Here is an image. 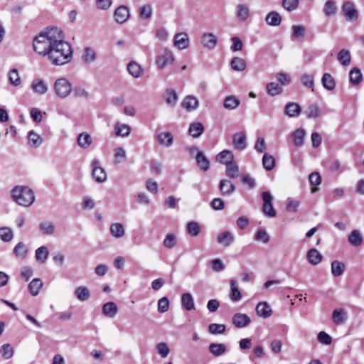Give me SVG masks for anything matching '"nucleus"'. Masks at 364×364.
<instances>
[{
	"label": "nucleus",
	"mask_w": 364,
	"mask_h": 364,
	"mask_svg": "<svg viewBox=\"0 0 364 364\" xmlns=\"http://www.w3.org/2000/svg\"><path fill=\"white\" fill-rule=\"evenodd\" d=\"M33 48L53 65H65L73 58L71 46L65 41L62 30L57 27L48 28L39 33L33 38Z\"/></svg>",
	"instance_id": "1"
},
{
	"label": "nucleus",
	"mask_w": 364,
	"mask_h": 364,
	"mask_svg": "<svg viewBox=\"0 0 364 364\" xmlns=\"http://www.w3.org/2000/svg\"><path fill=\"white\" fill-rule=\"evenodd\" d=\"M12 200L18 205L29 207L35 201V194L32 189L26 186H16L11 191Z\"/></svg>",
	"instance_id": "2"
},
{
	"label": "nucleus",
	"mask_w": 364,
	"mask_h": 364,
	"mask_svg": "<svg viewBox=\"0 0 364 364\" xmlns=\"http://www.w3.org/2000/svg\"><path fill=\"white\" fill-rule=\"evenodd\" d=\"M175 61L173 53L168 48H162L158 53L155 65L159 70H163L166 66L172 65Z\"/></svg>",
	"instance_id": "3"
},
{
	"label": "nucleus",
	"mask_w": 364,
	"mask_h": 364,
	"mask_svg": "<svg viewBox=\"0 0 364 364\" xmlns=\"http://www.w3.org/2000/svg\"><path fill=\"white\" fill-rule=\"evenodd\" d=\"M53 89L55 95L60 98H66L73 90L71 82L65 77L57 79L53 83Z\"/></svg>",
	"instance_id": "4"
},
{
	"label": "nucleus",
	"mask_w": 364,
	"mask_h": 364,
	"mask_svg": "<svg viewBox=\"0 0 364 364\" xmlns=\"http://www.w3.org/2000/svg\"><path fill=\"white\" fill-rule=\"evenodd\" d=\"M30 88L34 95L43 96L48 92V85L46 80L41 77H35L31 82Z\"/></svg>",
	"instance_id": "5"
},
{
	"label": "nucleus",
	"mask_w": 364,
	"mask_h": 364,
	"mask_svg": "<svg viewBox=\"0 0 364 364\" xmlns=\"http://www.w3.org/2000/svg\"><path fill=\"white\" fill-rule=\"evenodd\" d=\"M263 200L262 211L269 218H274L277 212L272 205L273 197L269 191L262 193Z\"/></svg>",
	"instance_id": "6"
},
{
	"label": "nucleus",
	"mask_w": 364,
	"mask_h": 364,
	"mask_svg": "<svg viewBox=\"0 0 364 364\" xmlns=\"http://www.w3.org/2000/svg\"><path fill=\"white\" fill-rule=\"evenodd\" d=\"M344 17L348 21H355L358 18V12L355 4L350 1L345 2L342 6Z\"/></svg>",
	"instance_id": "7"
},
{
	"label": "nucleus",
	"mask_w": 364,
	"mask_h": 364,
	"mask_svg": "<svg viewBox=\"0 0 364 364\" xmlns=\"http://www.w3.org/2000/svg\"><path fill=\"white\" fill-rule=\"evenodd\" d=\"M92 176L95 181L97 183H103L107 180V175L105 170L100 166V163L97 159H94L92 161Z\"/></svg>",
	"instance_id": "8"
},
{
	"label": "nucleus",
	"mask_w": 364,
	"mask_h": 364,
	"mask_svg": "<svg viewBox=\"0 0 364 364\" xmlns=\"http://www.w3.org/2000/svg\"><path fill=\"white\" fill-rule=\"evenodd\" d=\"M200 43L205 48L212 50L217 46L218 39L213 33L205 32L201 36Z\"/></svg>",
	"instance_id": "9"
},
{
	"label": "nucleus",
	"mask_w": 364,
	"mask_h": 364,
	"mask_svg": "<svg viewBox=\"0 0 364 364\" xmlns=\"http://www.w3.org/2000/svg\"><path fill=\"white\" fill-rule=\"evenodd\" d=\"M130 17L129 9L126 6H119L114 13V18L117 23L122 24L127 21Z\"/></svg>",
	"instance_id": "10"
},
{
	"label": "nucleus",
	"mask_w": 364,
	"mask_h": 364,
	"mask_svg": "<svg viewBox=\"0 0 364 364\" xmlns=\"http://www.w3.org/2000/svg\"><path fill=\"white\" fill-rule=\"evenodd\" d=\"M190 39L188 34L185 32L178 33L175 35L173 39V46L178 50H184L189 46Z\"/></svg>",
	"instance_id": "11"
},
{
	"label": "nucleus",
	"mask_w": 364,
	"mask_h": 364,
	"mask_svg": "<svg viewBox=\"0 0 364 364\" xmlns=\"http://www.w3.org/2000/svg\"><path fill=\"white\" fill-rule=\"evenodd\" d=\"M232 323L235 327L242 328L247 326L250 322V318L245 314L237 313L232 318Z\"/></svg>",
	"instance_id": "12"
},
{
	"label": "nucleus",
	"mask_w": 364,
	"mask_h": 364,
	"mask_svg": "<svg viewBox=\"0 0 364 364\" xmlns=\"http://www.w3.org/2000/svg\"><path fill=\"white\" fill-rule=\"evenodd\" d=\"M230 299L233 302L240 301L242 298V294L241 291L239 290V284L235 279H231L230 281Z\"/></svg>",
	"instance_id": "13"
},
{
	"label": "nucleus",
	"mask_w": 364,
	"mask_h": 364,
	"mask_svg": "<svg viewBox=\"0 0 364 364\" xmlns=\"http://www.w3.org/2000/svg\"><path fill=\"white\" fill-rule=\"evenodd\" d=\"M256 314L258 316L267 318L272 316V310L267 302L262 301L257 304L255 308Z\"/></svg>",
	"instance_id": "14"
},
{
	"label": "nucleus",
	"mask_w": 364,
	"mask_h": 364,
	"mask_svg": "<svg viewBox=\"0 0 364 364\" xmlns=\"http://www.w3.org/2000/svg\"><path fill=\"white\" fill-rule=\"evenodd\" d=\"M250 16V9L248 5L238 4L236 7V17L242 22L246 21Z\"/></svg>",
	"instance_id": "15"
},
{
	"label": "nucleus",
	"mask_w": 364,
	"mask_h": 364,
	"mask_svg": "<svg viewBox=\"0 0 364 364\" xmlns=\"http://www.w3.org/2000/svg\"><path fill=\"white\" fill-rule=\"evenodd\" d=\"M232 144L239 151H243L247 147L246 136L242 132L235 133L232 136Z\"/></svg>",
	"instance_id": "16"
},
{
	"label": "nucleus",
	"mask_w": 364,
	"mask_h": 364,
	"mask_svg": "<svg viewBox=\"0 0 364 364\" xmlns=\"http://www.w3.org/2000/svg\"><path fill=\"white\" fill-rule=\"evenodd\" d=\"M235 236L230 231H224L217 237V242L224 247H228L234 242Z\"/></svg>",
	"instance_id": "17"
},
{
	"label": "nucleus",
	"mask_w": 364,
	"mask_h": 364,
	"mask_svg": "<svg viewBox=\"0 0 364 364\" xmlns=\"http://www.w3.org/2000/svg\"><path fill=\"white\" fill-rule=\"evenodd\" d=\"M301 112V106L296 102L287 103L284 108V114L289 117H297Z\"/></svg>",
	"instance_id": "18"
},
{
	"label": "nucleus",
	"mask_w": 364,
	"mask_h": 364,
	"mask_svg": "<svg viewBox=\"0 0 364 364\" xmlns=\"http://www.w3.org/2000/svg\"><path fill=\"white\" fill-rule=\"evenodd\" d=\"M110 235L117 239L123 237L125 235V228L121 223H114L109 227Z\"/></svg>",
	"instance_id": "19"
},
{
	"label": "nucleus",
	"mask_w": 364,
	"mask_h": 364,
	"mask_svg": "<svg viewBox=\"0 0 364 364\" xmlns=\"http://www.w3.org/2000/svg\"><path fill=\"white\" fill-rule=\"evenodd\" d=\"M182 106L188 111L195 110L199 106V101L193 95H187L182 101Z\"/></svg>",
	"instance_id": "20"
},
{
	"label": "nucleus",
	"mask_w": 364,
	"mask_h": 364,
	"mask_svg": "<svg viewBox=\"0 0 364 364\" xmlns=\"http://www.w3.org/2000/svg\"><path fill=\"white\" fill-rule=\"evenodd\" d=\"M157 141L161 146L168 148L173 143V136L171 132H161L157 135Z\"/></svg>",
	"instance_id": "21"
},
{
	"label": "nucleus",
	"mask_w": 364,
	"mask_h": 364,
	"mask_svg": "<svg viewBox=\"0 0 364 364\" xmlns=\"http://www.w3.org/2000/svg\"><path fill=\"white\" fill-rule=\"evenodd\" d=\"M82 60L87 64L94 63L97 60V52L91 47H85L82 50Z\"/></svg>",
	"instance_id": "22"
},
{
	"label": "nucleus",
	"mask_w": 364,
	"mask_h": 364,
	"mask_svg": "<svg viewBox=\"0 0 364 364\" xmlns=\"http://www.w3.org/2000/svg\"><path fill=\"white\" fill-rule=\"evenodd\" d=\"M306 136V132L304 129L298 128L291 134L294 144L298 147L304 145Z\"/></svg>",
	"instance_id": "23"
},
{
	"label": "nucleus",
	"mask_w": 364,
	"mask_h": 364,
	"mask_svg": "<svg viewBox=\"0 0 364 364\" xmlns=\"http://www.w3.org/2000/svg\"><path fill=\"white\" fill-rule=\"evenodd\" d=\"M131 132V127L124 123L117 122L114 125V134L117 136L127 137Z\"/></svg>",
	"instance_id": "24"
},
{
	"label": "nucleus",
	"mask_w": 364,
	"mask_h": 364,
	"mask_svg": "<svg viewBox=\"0 0 364 364\" xmlns=\"http://www.w3.org/2000/svg\"><path fill=\"white\" fill-rule=\"evenodd\" d=\"M281 15L275 11H270L265 17V22L271 26H279L282 23Z\"/></svg>",
	"instance_id": "25"
},
{
	"label": "nucleus",
	"mask_w": 364,
	"mask_h": 364,
	"mask_svg": "<svg viewBox=\"0 0 364 364\" xmlns=\"http://www.w3.org/2000/svg\"><path fill=\"white\" fill-rule=\"evenodd\" d=\"M234 155L232 151L225 149L216 156V161L220 164L228 165L234 161Z\"/></svg>",
	"instance_id": "26"
},
{
	"label": "nucleus",
	"mask_w": 364,
	"mask_h": 364,
	"mask_svg": "<svg viewBox=\"0 0 364 364\" xmlns=\"http://www.w3.org/2000/svg\"><path fill=\"white\" fill-rule=\"evenodd\" d=\"M321 84L326 90L333 91L336 88V82L330 73H326L321 77Z\"/></svg>",
	"instance_id": "27"
},
{
	"label": "nucleus",
	"mask_w": 364,
	"mask_h": 364,
	"mask_svg": "<svg viewBox=\"0 0 364 364\" xmlns=\"http://www.w3.org/2000/svg\"><path fill=\"white\" fill-rule=\"evenodd\" d=\"M118 312V307L114 302L109 301L102 306L103 314L109 318H114Z\"/></svg>",
	"instance_id": "28"
},
{
	"label": "nucleus",
	"mask_w": 364,
	"mask_h": 364,
	"mask_svg": "<svg viewBox=\"0 0 364 364\" xmlns=\"http://www.w3.org/2000/svg\"><path fill=\"white\" fill-rule=\"evenodd\" d=\"M240 105V99L235 95L227 96L223 102L224 108L228 110H233L239 107Z\"/></svg>",
	"instance_id": "29"
},
{
	"label": "nucleus",
	"mask_w": 364,
	"mask_h": 364,
	"mask_svg": "<svg viewBox=\"0 0 364 364\" xmlns=\"http://www.w3.org/2000/svg\"><path fill=\"white\" fill-rule=\"evenodd\" d=\"M346 270V264L343 262L333 260L331 264V272L333 277L342 275Z\"/></svg>",
	"instance_id": "30"
},
{
	"label": "nucleus",
	"mask_w": 364,
	"mask_h": 364,
	"mask_svg": "<svg viewBox=\"0 0 364 364\" xmlns=\"http://www.w3.org/2000/svg\"><path fill=\"white\" fill-rule=\"evenodd\" d=\"M39 230L42 234L46 235H52L55 230V225L53 222L49 220H44L39 223Z\"/></svg>",
	"instance_id": "31"
},
{
	"label": "nucleus",
	"mask_w": 364,
	"mask_h": 364,
	"mask_svg": "<svg viewBox=\"0 0 364 364\" xmlns=\"http://www.w3.org/2000/svg\"><path fill=\"white\" fill-rule=\"evenodd\" d=\"M348 242L353 247H359L363 242V237L359 230H354L348 235Z\"/></svg>",
	"instance_id": "32"
},
{
	"label": "nucleus",
	"mask_w": 364,
	"mask_h": 364,
	"mask_svg": "<svg viewBox=\"0 0 364 364\" xmlns=\"http://www.w3.org/2000/svg\"><path fill=\"white\" fill-rule=\"evenodd\" d=\"M220 191L222 195H230L235 191L234 183L228 180H221L219 184Z\"/></svg>",
	"instance_id": "33"
},
{
	"label": "nucleus",
	"mask_w": 364,
	"mask_h": 364,
	"mask_svg": "<svg viewBox=\"0 0 364 364\" xmlns=\"http://www.w3.org/2000/svg\"><path fill=\"white\" fill-rule=\"evenodd\" d=\"M49 255L48 248L46 246H41L35 252L36 260L41 264H43L47 260Z\"/></svg>",
	"instance_id": "34"
},
{
	"label": "nucleus",
	"mask_w": 364,
	"mask_h": 364,
	"mask_svg": "<svg viewBox=\"0 0 364 364\" xmlns=\"http://www.w3.org/2000/svg\"><path fill=\"white\" fill-rule=\"evenodd\" d=\"M28 252V247L23 242H18L14 248V254L15 257L21 259L26 257Z\"/></svg>",
	"instance_id": "35"
},
{
	"label": "nucleus",
	"mask_w": 364,
	"mask_h": 364,
	"mask_svg": "<svg viewBox=\"0 0 364 364\" xmlns=\"http://www.w3.org/2000/svg\"><path fill=\"white\" fill-rule=\"evenodd\" d=\"M300 81L304 87L314 91V75L313 74L303 73L300 77Z\"/></svg>",
	"instance_id": "36"
},
{
	"label": "nucleus",
	"mask_w": 364,
	"mask_h": 364,
	"mask_svg": "<svg viewBox=\"0 0 364 364\" xmlns=\"http://www.w3.org/2000/svg\"><path fill=\"white\" fill-rule=\"evenodd\" d=\"M164 97L166 103L171 107H174L178 99L177 93L172 89L166 90L164 92Z\"/></svg>",
	"instance_id": "37"
},
{
	"label": "nucleus",
	"mask_w": 364,
	"mask_h": 364,
	"mask_svg": "<svg viewBox=\"0 0 364 364\" xmlns=\"http://www.w3.org/2000/svg\"><path fill=\"white\" fill-rule=\"evenodd\" d=\"M196 160L200 170L206 171L210 168V162L202 151L198 152Z\"/></svg>",
	"instance_id": "38"
},
{
	"label": "nucleus",
	"mask_w": 364,
	"mask_h": 364,
	"mask_svg": "<svg viewBox=\"0 0 364 364\" xmlns=\"http://www.w3.org/2000/svg\"><path fill=\"white\" fill-rule=\"evenodd\" d=\"M127 70L129 73L135 78L141 77L144 71L141 66L135 62H130L127 65Z\"/></svg>",
	"instance_id": "39"
},
{
	"label": "nucleus",
	"mask_w": 364,
	"mask_h": 364,
	"mask_svg": "<svg viewBox=\"0 0 364 364\" xmlns=\"http://www.w3.org/2000/svg\"><path fill=\"white\" fill-rule=\"evenodd\" d=\"M338 8L336 3L332 0H327L323 6V14L326 16H333L337 13Z\"/></svg>",
	"instance_id": "40"
},
{
	"label": "nucleus",
	"mask_w": 364,
	"mask_h": 364,
	"mask_svg": "<svg viewBox=\"0 0 364 364\" xmlns=\"http://www.w3.org/2000/svg\"><path fill=\"white\" fill-rule=\"evenodd\" d=\"M337 59L342 65H349L351 62L350 51L347 49H341L338 53Z\"/></svg>",
	"instance_id": "41"
},
{
	"label": "nucleus",
	"mask_w": 364,
	"mask_h": 364,
	"mask_svg": "<svg viewBox=\"0 0 364 364\" xmlns=\"http://www.w3.org/2000/svg\"><path fill=\"white\" fill-rule=\"evenodd\" d=\"M204 132V127L200 122H193L190 124L188 132L194 138H198Z\"/></svg>",
	"instance_id": "42"
},
{
	"label": "nucleus",
	"mask_w": 364,
	"mask_h": 364,
	"mask_svg": "<svg viewBox=\"0 0 364 364\" xmlns=\"http://www.w3.org/2000/svg\"><path fill=\"white\" fill-rule=\"evenodd\" d=\"M307 258L310 264L316 265L322 260L321 254L316 249H311L307 252Z\"/></svg>",
	"instance_id": "43"
},
{
	"label": "nucleus",
	"mask_w": 364,
	"mask_h": 364,
	"mask_svg": "<svg viewBox=\"0 0 364 364\" xmlns=\"http://www.w3.org/2000/svg\"><path fill=\"white\" fill-rule=\"evenodd\" d=\"M43 282L41 279H33L28 284V288L33 296H37L43 287Z\"/></svg>",
	"instance_id": "44"
},
{
	"label": "nucleus",
	"mask_w": 364,
	"mask_h": 364,
	"mask_svg": "<svg viewBox=\"0 0 364 364\" xmlns=\"http://www.w3.org/2000/svg\"><path fill=\"white\" fill-rule=\"evenodd\" d=\"M209 351L215 356H220L225 353L227 348L225 344L214 343L209 346Z\"/></svg>",
	"instance_id": "45"
},
{
	"label": "nucleus",
	"mask_w": 364,
	"mask_h": 364,
	"mask_svg": "<svg viewBox=\"0 0 364 364\" xmlns=\"http://www.w3.org/2000/svg\"><path fill=\"white\" fill-rule=\"evenodd\" d=\"M178 244V238L173 233H168L166 235L164 241L163 246L167 249H172L175 247Z\"/></svg>",
	"instance_id": "46"
},
{
	"label": "nucleus",
	"mask_w": 364,
	"mask_h": 364,
	"mask_svg": "<svg viewBox=\"0 0 364 364\" xmlns=\"http://www.w3.org/2000/svg\"><path fill=\"white\" fill-rule=\"evenodd\" d=\"M13 230L9 227L0 228V239L4 242H9L14 238Z\"/></svg>",
	"instance_id": "47"
},
{
	"label": "nucleus",
	"mask_w": 364,
	"mask_h": 364,
	"mask_svg": "<svg viewBox=\"0 0 364 364\" xmlns=\"http://www.w3.org/2000/svg\"><path fill=\"white\" fill-rule=\"evenodd\" d=\"M181 303L187 311H191L195 309L194 300L190 293H184L182 294Z\"/></svg>",
	"instance_id": "48"
},
{
	"label": "nucleus",
	"mask_w": 364,
	"mask_h": 364,
	"mask_svg": "<svg viewBox=\"0 0 364 364\" xmlns=\"http://www.w3.org/2000/svg\"><path fill=\"white\" fill-rule=\"evenodd\" d=\"M91 136L87 132H82L77 137V144L82 149H86L92 144Z\"/></svg>",
	"instance_id": "49"
},
{
	"label": "nucleus",
	"mask_w": 364,
	"mask_h": 364,
	"mask_svg": "<svg viewBox=\"0 0 364 364\" xmlns=\"http://www.w3.org/2000/svg\"><path fill=\"white\" fill-rule=\"evenodd\" d=\"M8 78L10 84L14 87H18L21 84V80L17 69H11L8 73Z\"/></svg>",
	"instance_id": "50"
},
{
	"label": "nucleus",
	"mask_w": 364,
	"mask_h": 364,
	"mask_svg": "<svg viewBox=\"0 0 364 364\" xmlns=\"http://www.w3.org/2000/svg\"><path fill=\"white\" fill-rule=\"evenodd\" d=\"M75 295L81 301L87 300L90 296L89 289L84 286L77 287L75 291Z\"/></svg>",
	"instance_id": "51"
},
{
	"label": "nucleus",
	"mask_w": 364,
	"mask_h": 364,
	"mask_svg": "<svg viewBox=\"0 0 364 364\" xmlns=\"http://www.w3.org/2000/svg\"><path fill=\"white\" fill-rule=\"evenodd\" d=\"M349 75L350 82L353 85H358L363 80L361 71L356 68H354L350 70Z\"/></svg>",
	"instance_id": "52"
},
{
	"label": "nucleus",
	"mask_w": 364,
	"mask_h": 364,
	"mask_svg": "<svg viewBox=\"0 0 364 364\" xmlns=\"http://www.w3.org/2000/svg\"><path fill=\"white\" fill-rule=\"evenodd\" d=\"M291 38L292 40H295L296 38H302L305 36L306 28L302 25H294L291 26Z\"/></svg>",
	"instance_id": "53"
},
{
	"label": "nucleus",
	"mask_w": 364,
	"mask_h": 364,
	"mask_svg": "<svg viewBox=\"0 0 364 364\" xmlns=\"http://www.w3.org/2000/svg\"><path fill=\"white\" fill-rule=\"evenodd\" d=\"M28 140L29 144L33 147H38L43 143V138L38 134L33 131H30L28 134Z\"/></svg>",
	"instance_id": "54"
},
{
	"label": "nucleus",
	"mask_w": 364,
	"mask_h": 364,
	"mask_svg": "<svg viewBox=\"0 0 364 364\" xmlns=\"http://www.w3.org/2000/svg\"><path fill=\"white\" fill-rule=\"evenodd\" d=\"M309 119H317L321 114V108L317 104L310 105L306 110Z\"/></svg>",
	"instance_id": "55"
},
{
	"label": "nucleus",
	"mask_w": 364,
	"mask_h": 364,
	"mask_svg": "<svg viewBox=\"0 0 364 364\" xmlns=\"http://www.w3.org/2000/svg\"><path fill=\"white\" fill-rule=\"evenodd\" d=\"M262 165L267 171L272 170L275 166V160L269 153H264L262 157Z\"/></svg>",
	"instance_id": "56"
},
{
	"label": "nucleus",
	"mask_w": 364,
	"mask_h": 364,
	"mask_svg": "<svg viewBox=\"0 0 364 364\" xmlns=\"http://www.w3.org/2000/svg\"><path fill=\"white\" fill-rule=\"evenodd\" d=\"M0 354L4 359L9 360L14 356V349L9 343L3 344L0 348Z\"/></svg>",
	"instance_id": "57"
},
{
	"label": "nucleus",
	"mask_w": 364,
	"mask_h": 364,
	"mask_svg": "<svg viewBox=\"0 0 364 364\" xmlns=\"http://www.w3.org/2000/svg\"><path fill=\"white\" fill-rule=\"evenodd\" d=\"M332 318L335 323L338 325L343 324L346 320V314L341 309H335L332 314Z\"/></svg>",
	"instance_id": "58"
},
{
	"label": "nucleus",
	"mask_w": 364,
	"mask_h": 364,
	"mask_svg": "<svg viewBox=\"0 0 364 364\" xmlns=\"http://www.w3.org/2000/svg\"><path fill=\"white\" fill-rule=\"evenodd\" d=\"M231 68L236 71H243L246 68V63L244 59L235 57L230 62Z\"/></svg>",
	"instance_id": "59"
},
{
	"label": "nucleus",
	"mask_w": 364,
	"mask_h": 364,
	"mask_svg": "<svg viewBox=\"0 0 364 364\" xmlns=\"http://www.w3.org/2000/svg\"><path fill=\"white\" fill-rule=\"evenodd\" d=\"M226 175L230 178H237L239 175V168L236 162L232 161L226 165Z\"/></svg>",
	"instance_id": "60"
},
{
	"label": "nucleus",
	"mask_w": 364,
	"mask_h": 364,
	"mask_svg": "<svg viewBox=\"0 0 364 364\" xmlns=\"http://www.w3.org/2000/svg\"><path fill=\"white\" fill-rule=\"evenodd\" d=\"M267 92L269 95L274 97L281 94L282 88L279 84L272 82L267 85Z\"/></svg>",
	"instance_id": "61"
},
{
	"label": "nucleus",
	"mask_w": 364,
	"mask_h": 364,
	"mask_svg": "<svg viewBox=\"0 0 364 364\" xmlns=\"http://www.w3.org/2000/svg\"><path fill=\"white\" fill-rule=\"evenodd\" d=\"M114 157L117 164L122 163L126 160L127 153L124 148L117 147L114 149Z\"/></svg>",
	"instance_id": "62"
},
{
	"label": "nucleus",
	"mask_w": 364,
	"mask_h": 364,
	"mask_svg": "<svg viewBox=\"0 0 364 364\" xmlns=\"http://www.w3.org/2000/svg\"><path fill=\"white\" fill-rule=\"evenodd\" d=\"M156 348L158 354L163 358H166L170 353V348L165 342L159 343Z\"/></svg>",
	"instance_id": "63"
},
{
	"label": "nucleus",
	"mask_w": 364,
	"mask_h": 364,
	"mask_svg": "<svg viewBox=\"0 0 364 364\" xmlns=\"http://www.w3.org/2000/svg\"><path fill=\"white\" fill-rule=\"evenodd\" d=\"M187 231L191 236L196 237L200 232V227L198 223L191 221L187 224Z\"/></svg>",
	"instance_id": "64"
}]
</instances>
